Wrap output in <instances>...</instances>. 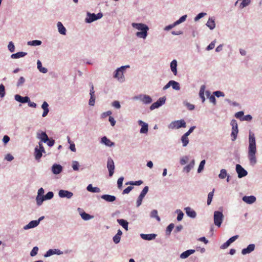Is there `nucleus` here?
I'll return each mask as SVG.
<instances>
[{
	"label": "nucleus",
	"instance_id": "obj_1",
	"mask_svg": "<svg viewBox=\"0 0 262 262\" xmlns=\"http://www.w3.org/2000/svg\"><path fill=\"white\" fill-rule=\"evenodd\" d=\"M248 142V157L250 164L254 165L257 162L255 156L256 153V141L254 134L251 131L249 133Z\"/></svg>",
	"mask_w": 262,
	"mask_h": 262
},
{
	"label": "nucleus",
	"instance_id": "obj_2",
	"mask_svg": "<svg viewBox=\"0 0 262 262\" xmlns=\"http://www.w3.org/2000/svg\"><path fill=\"white\" fill-rule=\"evenodd\" d=\"M131 25L134 29L138 31L136 33V36L137 37L143 39L146 38L149 29L147 25L143 23H133Z\"/></svg>",
	"mask_w": 262,
	"mask_h": 262
},
{
	"label": "nucleus",
	"instance_id": "obj_3",
	"mask_svg": "<svg viewBox=\"0 0 262 262\" xmlns=\"http://www.w3.org/2000/svg\"><path fill=\"white\" fill-rule=\"evenodd\" d=\"M129 66H123L117 68L114 73V78L117 79L119 82H123L125 81V76L124 73L127 68H129Z\"/></svg>",
	"mask_w": 262,
	"mask_h": 262
},
{
	"label": "nucleus",
	"instance_id": "obj_4",
	"mask_svg": "<svg viewBox=\"0 0 262 262\" xmlns=\"http://www.w3.org/2000/svg\"><path fill=\"white\" fill-rule=\"evenodd\" d=\"M224 215L222 211H215L213 213L214 224L217 227H220L224 220Z\"/></svg>",
	"mask_w": 262,
	"mask_h": 262
},
{
	"label": "nucleus",
	"instance_id": "obj_5",
	"mask_svg": "<svg viewBox=\"0 0 262 262\" xmlns=\"http://www.w3.org/2000/svg\"><path fill=\"white\" fill-rule=\"evenodd\" d=\"M186 124L184 120H180L172 121L168 125V127L169 129H179L181 127H186Z\"/></svg>",
	"mask_w": 262,
	"mask_h": 262
},
{
	"label": "nucleus",
	"instance_id": "obj_6",
	"mask_svg": "<svg viewBox=\"0 0 262 262\" xmlns=\"http://www.w3.org/2000/svg\"><path fill=\"white\" fill-rule=\"evenodd\" d=\"M103 14L101 12L98 13L97 14L95 13H91L90 12H87L86 17L85 19V21L86 23H91L95 20L100 19L102 17Z\"/></svg>",
	"mask_w": 262,
	"mask_h": 262
},
{
	"label": "nucleus",
	"instance_id": "obj_7",
	"mask_svg": "<svg viewBox=\"0 0 262 262\" xmlns=\"http://www.w3.org/2000/svg\"><path fill=\"white\" fill-rule=\"evenodd\" d=\"M134 100L141 101L144 104H149L152 102V100L150 96L146 94H140L136 96L133 98Z\"/></svg>",
	"mask_w": 262,
	"mask_h": 262
},
{
	"label": "nucleus",
	"instance_id": "obj_8",
	"mask_svg": "<svg viewBox=\"0 0 262 262\" xmlns=\"http://www.w3.org/2000/svg\"><path fill=\"white\" fill-rule=\"evenodd\" d=\"M38 144L39 148H38L37 147H35L34 152L35 158L37 160H38L41 158L43 152H45V148L41 142H39Z\"/></svg>",
	"mask_w": 262,
	"mask_h": 262
},
{
	"label": "nucleus",
	"instance_id": "obj_9",
	"mask_svg": "<svg viewBox=\"0 0 262 262\" xmlns=\"http://www.w3.org/2000/svg\"><path fill=\"white\" fill-rule=\"evenodd\" d=\"M231 125L232 126L231 136L232 137V140L233 141L236 140L238 132L236 121L234 119L232 120L231 122Z\"/></svg>",
	"mask_w": 262,
	"mask_h": 262
},
{
	"label": "nucleus",
	"instance_id": "obj_10",
	"mask_svg": "<svg viewBox=\"0 0 262 262\" xmlns=\"http://www.w3.org/2000/svg\"><path fill=\"white\" fill-rule=\"evenodd\" d=\"M166 101V97L165 96L160 97L158 100L152 103L150 106V110H154L156 108H159L160 106H162L165 104Z\"/></svg>",
	"mask_w": 262,
	"mask_h": 262
},
{
	"label": "nucleus",
	"instance_id": "obj_11",
	"mask_svg": "<svg viewBox=\"0 0 262 262\" xmlns=\"http://www.w3.org/2000/svg\"><path fill=\"white\" fill-rule=\"evenodd\" d=\"M45 190L42 188H40L38 190L37 195L36 197V204L38 206H40L43 202V195Z\"/></svg>",
	"mask_w": 262,
	"mask_h": 262
},
{
	"label": "nucleus",
	"instance_id": "obj_12",
	"mask_svg": "<svg viewBox=\"0 0 262 262\" xmlns=\"http://www.w3.org/2000/svg\"><path fill=\"white\" fill-rule=\"evenodd\" d=\"M36 137L40 140L39 142L46 143L49 140V137L46 132L38 130L36 133Z\"/></svg>",
	"mask_w": 262,
	"mask_h": 262
},
{
	"label": "nucleus",
	"instance_id": "obj_13",
	"mask_svg": "<svg viewBox=\"0 0 262 262\" xmlns=\"http://www.w3.org/2000/svg\"><path fill=\"white\" fill-rule=\"evenodd\" d=\"M107 168L109 171V176L112 177L114 172L115 165L113 160L111 157L107 158Z\"/></svg>",
	"mask_w": 262,
	"mask_h": 262
},
{
	"label": "nucleus",
	"instance_id": "obj_14",
	"mask_svg": "<svg viewBox=\"0 0 262 262\" xmlns=\"http://www.w3.org/2000/svg\"><path fill=\"white\" fill-rule=\"evenodd\" d=\"M236 171L239 178H242L248 174L247 171L239 164L236 165Z\"/></svg>",
	"mask_w": 262,
	"mask_h": 262
},
{
	"label": "nucleus",
	"instance_id": "obj_15",
	"mask_svg": "<svg viewBox=\"0 0 262 262\" xmlns=\"http://www.w3.org/2000/svg\"><path fill=\"white\" fill-rule=\"evenodd\" d=\"M58 195L61 198H67L69 199L73 196V193L71 191L61 189L59 191Z\"/></svg>",
	"mask_w": 262,
	"mask_h": 262
},
{
	"label": "nucleus",
	"instance_id": "obj_16",
	"mask_svg": "<svg viewBox=\"0 0 262 262\" xmlns=\"http://www.w3.org/2000/svg\"><path fill=\"white\" fill-rule=\"evenodd\" d=\"M63 254V252L60 251L58 249H50L47 251V252L44 255V256L46 257L51 256L54 254L57 255H61Z\"/></svg>",
	"mask_w": 262,
	"mask_h": 262
},
{
	"label": "nucleus",
	"instance_id": "obj_17",
	"mask_svg": "<svg viewBox=\"0 0 262 262\" xmlns=\"http://www.w3.org/2000/svg\"><path fill=\"white\" fill-rule=\"evenodd\" d=\"M138 123L139 125H141L142 126L141 128L140 129V133L141 134H146L148 130V124L142 120H139Z\"/></svg>",
	"mask_w": 262,
	"mask_h": 262
},
{
	"label": "nucleus",
	"instance_id": "obj_18",
	"mask_svg": "<svg viewBox=\"0 0 262 262\" xmlns=\"http://www.w3.org/2000/svg\"><path fill=\"white\" fill-rule=\"evenodd\" d=\"M157 235L155 233H151V234H144L141 233L140 234V237L144 240L146 241H151L154 240L156 238Z\"/></svg>",
	"mask_w": 262,
	"mask_h": 262
},
{
	"label": "nucleus",
	"instance_id": "obj_19",
	"mask_svg": "<svg viewBox=\"0 0 262 262\" xmlns=\"http://www.w3.org/2000/svg\"><path fill=\"white\" fill-rule=\"evenodd\" d=\"M243 201L248 204H252L256 201V198L253 195L244 196L242 198Z\"/></svg>",
	"mask_w": 262,
	"mask_h": 262
},
{
	"label": "nucleus",
	"instance_id": "obj_20",
	"mask_svg": "<svg viewBox=\"0 0 262 262\" xmlns=\"http://www.w3.org/2000/svg\"><path fill=\"white\" fill-rule=\"evenodd\" d=\"M15 100L22 103H27L29 101V97L28 96L22 97L18 94H16L14 96Z\"/></svg>",
	"mask_w": 262,
	"mask_h": 262
},
{
	"label": "nucleus",
	"instance_id": "obj_21",
	"mask_svg": "<svg viewBox=\"0 0 262 262\" xmlns=\"http://www.w3.org/2000/svg\"><path fill=\"white\" fill-rule=\"evenodd\" d=\"M62 170V167L57 164H54L52 167V172L55 174H59Z\"/></svg>",
	"mask_w": 262,
	"mask_h": 262
},
{
	"label": "nucleus",
	"instance_id": "obj_22",
	"mask_svg": "<svg viewBox=\"0 0 262 262\" xmlns=\"http://www.w3.org/2000/svg\"><path fill=\"white\" fill-rule=\"evenodd\" d=\"M255 245L254 244H250L246 248H244L242 251V253L243 255H246L247 254H249L254 250L255 249Z\"/></svg>",
	"mask_w": 262,
	"mask_h": 262
},
{
	"label": "nucleus",
	"instance_id": "obj_23",
	"mask_svg": "<svg viewBox=\"0 0 262 262\" xmlns=\"http://www.w3.org/2000/svg\"><path fill=\"white\" fill-rule=\"evenodd\" d=\"M101 198L107 202H113L116 199L115 196L110 194H103L101 196Z\"/></svg>",
	"mask_w": 262,
	"mask_h": 262
},
{
	"label": "nucleus",
	"instance_id": "obj_24",
	"mask_svg": "<svg viewBox=\"0 0 262 262\" xmlns=\"http://www.w3.org/2000/svg\"><path fill=\"white\" fill-rule=\"evenodd\" d=\"M186 213L187 215L191 217L195 218L196 217V214L195 211L192 209L190 207H187L185 208Z\"/></svg>",
	"mask_w": 262,
	"mask_h": 262
},
{
	"label": "nucleus",
	"instance_id": "obj_25",
	"mask_svg": "<svg viewBox=\"0 0 262 262\" xmlns=\"http://www.w3.org/2000/svg\"><path fill=\"white\" fill-rule=\"evenodd\" d=\"M195 252L194 250L190 249L186 250V251L182 253L180 255V258L182 259H185L189 256L190 255L193 254Z\"/></svg>",
	"mask_w": 262,
	"mask_h": 262
},
{
	"label": "nucleus",
	"instance_id": "obj_26",
	"mask_svg": "<svg viewBox=\"0 0 262 262\" xmlns=\"http://www.w3.org/2000/svg\"><path fill=\"white\" fill-rule=\"evenodd\" d=\"M57 27L58 28V31L60 34H61V35H66V31H67L66 29L60 21H58L57 23Z\"/></svg>",
	"mask_w": 262,
	"mask_h": 262
},
{
	"label": "nucleus",
	"instance_id": "obj_27",
	"mask_svg": "<svg viewBox=\"0 0 262 262\" xmlns=\"http://www.w3.org/2000/svg\"><path fill=\"white\" fill-rule=\"evenodd\" d=\"M101 142L102 144H105L106 146L112 147L114 146L115 144L112 142L110 139H107L106 137H103L101 138Z\"/></svg>",
	"mask_w": 262,
	"mask_h": 262
},
{
	"label": "nucleus",
	"instance_id": "obj_28",
	"mask_svg": "<svg viewBox=\"0 0 262 262\" xmlns=\"http://www.w3.org/2000/svg\"><path fill=\"white\" fill-rule=\"evenodd\" d=\"M38 225L37 221L34 220L29 222V223L24 227V230H28L31 228H35Z\"/></svg>",
	"mask_w": 262,
	"mask_h": 262
},
{
	"label": "nucleus",
	"instance_id": "obj_29",
	"mask_svg": "<svg viewBox=\"0 0 262 262\" xmlns=\"http://www.w3.org/2000/svg\"><path fill=\"white\" fill-rule=\"evenodd\" d=\"M206 25L210 29L213 30L215 27L214 19L213 17H209Z\"/></svg>",
	"mask_w": 262,
	"mask_h": 262
},
{
	"label": "nucleus",
	"instance_id": "obj_30",
	"mask_svg": "<svg viewBox=\"0 0 262 262\" xmlns=\"http://www.w3.org/2000/svg\"><path fill=\"white\" fill-rule=\"evenodd\" d=\"M195 164V161L193 159L189 164L183 168V171L188 173L192 169Z\"/></svg>",
	"mask_w": 262,
	"mask_h": 262
},
{
	"label": "nucleus",
	"instance_id": "obj_31",
	"mask_svg": "<svg viewBox=\"0 0 262 262\" xmlns=\"http://www.w3.org/2000/svg\"><path fill=\"white\" fill-rule=\"evenodd\" d=\"M177 61L176 60H173L170 63V69L174 75L177 74Z\"/></svg>",
	"mask_w": 262,
	"mask_h": 262
},
{
	"label": "nucleus",
	"instance_id": "obj_32",
	"mask_svg": "<svg viewBox=\"0 0 262 262\" xmlns=\"http://www.w3.org/2000/svg\"><path fill=\"white\" fill-rule=\"evenodd\" d=\"M37 68L39 71L42 73L45 74L48 72V69L42 67V63L39 60H38L37 61Z\"/></svg>",
	"mask_w": 262,
	"mask_h": 262
},
{
	"label": "nucleus",
	"instance_id": "obj_33",
	"mask_svg": "<svg viewBox=\"0 0 262 262\" xmlns=\"http://www.w3.org/2000/svg\"><path fill=\"white\" fill-rule=\"evenodd\" d=\"M239 1H242V3L239 5V8L241 9H243L248 6L251 3V0H237L235 3V5H236Z\"/></svg>",
	"mask_w": 262,
	"mask_h": 262
},
{
	"label": "nucleus",
	"instance_id": "obj_34",
	"mask_svg": "<svg viewBox=\"0 0 262 262\" xmlns=\"http://www.w3.org/2000/svg\"><path fill=\"white\" fill-rule=\"evenodd\" d=\"M86 189L88 191L91 192H96L99 193L101 191L100 189L98 187H93L92 184H89L87 187Z\"/></svg>",
	"mask_w": 262,
	"mask_h": 262
},
{
	"label": "nucleus",
	"instance_id": "obj_35",
	"mask_svg": "<svg viewBox=\"0 0 262 262\" xmlns=\"http://www.w3.org/2000/svg\"><path fill=\"white\" fill-rule=\"evenodd\" d=\"M181 141L182 143V145L183 147L187 146L189 142L188 136L185 134H184L181 138Z\"/></svg>",
	"mask_w": 262,
	"mask_h": 262
},
{
	"label": "nucleus",
	"instance_id": "obj_36",
	"mask_svg": "<svg viewBox=\"0 0 262 262\" xmlns=\"http://www.w3.org/2000/svg\"><path fill=\"white\" fill-rule=\"evenodd\" d=\"M117 222L122 226L126 231L128 230V223L123 219H118Z\"/></svg>",
	"mask_w": 262,
	"mask_h": 262
},
{
	"label": "nucleus",
	"instance_id": "obj_37",
	"mask_svg": "<svg viewBox=\"0 0 262 262\" xmlns=\"http://www.w3.org/2000/svg\"><path fill=\"white\" fill-rule=\"evenodd\" d=\"M27 55V53L24 52H19L11 55V57L13 59L19 58L24 57Z\"/></svg>",
	"mask_w": 262,
	"mask_h": 262
},
{
	"label": "nucleus",
	"instance_id": "obj_38",
	"mask_svg": "<svg viewBox=\"0 0 262 262\" xmlns=\"http://www.w3.org/2000/svg\"><path fill=\"white\" fill-rule=\"evenodd\" d=\"M80 215L81 218L84 221H88V220L93 219V217H94L93 216L89 214L85 213V212H82L80 213Z\"/></svg>",
	"mask_w": 262,
	"mask_h": 262
},
{
	"label": "nucleus",
	"instance_id": "obj_39",
	"mask_svg": "<svg viewBox=\"0 0 262 262\" xmlns=\"http://www.w3.org/2000/svg\"><path fill=\"white\" fill-rule=\"evenodd\" d=\"M170 84L173 90L176 91H179L180 90V86L179 82L174 80H170Z\"/></svg>",
	"mask_w": 262,
	"mask_h": 262
},
{
	"label": "nucleus",
	"instance_id": "obj_40",
	"mask_svg": "<svg viewBox=\"0 0 262 262\" xmlns=\"http://www.w3.org/2000/svg\"><path fill=\"white\" fill-rule=\"evenodd\" d=\"M41 41L40 40H34L32 41H29L27 42V45L28 46H39L41 44Z\"/></svg>",
	"mask_w": 262,
	"mask_h": 262
},
{
	"label": "nucleus",
	"instance_id": "obj_41",
	"mask_svg": "<svg viewBox=\"0 0 262 262\" xmlns=\"http://www.w3.org/2000/svg\"><path fill=\"white\" fill-rule=\"evenodd\" d=\"M214 191V189H213L212 190V191L210 192L208 194L207 201V204L208 205H209L211 203V201H212V198L213 196Z\"/></svg>",
	"mask_w": 262,
	"mask_h": 262
},
{
	"label": "nucleus",
	"instance_id": "obj_42",
	"mask_svg": "<svg viewBox=\"0 0 262 262\" xmlns=\"http://www.w3.org/2000/svg\"><path fill=\"white\" fill-rule=\"evenodd\" d=\"M174 227V225L173 223L170 224L166 228V234L169 235L171 233V231Z\"/></svg>",
	"mask_w": 262,
	"mask_h": 262
},
{
	"label": "nucleus",
	"instance_id": "obj_43",
	"mask_svg": "<svg viewBox=\"0 0 262 262\" xmlns=\"http://www.w3.org/2000/svg\"><path fill=\"white\" fill-rule=\"evenodd\" d=\"M54 193L52 191L48 192L45 196H43V201L46 200H51L53 198Z\"/></svg>",
	"mask_w": 262,
	"mask_h": 262
},
{
	"label": "nucleus",
	"instance_id": "obj_44",
	"mask_svg": "<svg viewBox=\"0 0 262 262\" xmlns=\"http://www.w3.org/2000/svg\"><path fill=\"white\" fill-rule=\"evenodd\" d=\"M227 175V170L225 169H222L220 171V173L219 174V177L221 179H224Z\"/></svg>",
	"mask_w": 262,
	"mask_h": 262
},
{
	"label": "nucleus",
	"instance_id": "obj_45",
	"mask_svg": "<svg viewBox=\"0 0 262 262\" xmlns=\"http://www.w3.org/2000/svg\"><path fill=\"white\" fill-rule=\"evenodd\" d=\"M150 217L153 218L155 217L157 219L158 221H160V218L158 215V211L157 210H153L152 211H151L150 213Z\"/></svg>",
	"mask_w": 262,
	"mask_h": 262
},
{
	"label": "nucleus",
	"instance_id": "obj_46",
	"mask_svg": "<svg viewBox=\"0 0 262 262\" xmlns=\"http://www.w3.org/2000/svg\"><path fill=\"white\" fill-rule=\"evenodd\" d=\"M187 17V15H184L182 16V17H181L178 20L176 21L174 23H176V24L177 26V25L184 22L186 20Z\"/></svg>",
	"mask_w": 262,
	"mask_h": 262
},
{
	"label": "nucleus",
	"instance_id": "obj_47",
	"mask_svg": "<svg viewBox=\"0 0 262 262\" xmlns=\"http://www.w3.org/2000/svg\"><path fill=\"white\" fill-rule=\"evenodd\" d=\"M176 212L178 213L177 220L178 221H181L183 219L184 216L183 212L180 209H177Z\"/></svg>",
	"mask_w": 262,
	"mask_h": 262
},
{
	"label": "nucleus",
	"instance_id": "obj_48",
	"mask_svg": "<svg viewBox=\"0 0 262 262\" xmlns=\"http://www.w3.org/2000/svg\"><path fill=\"white\" fill-rule=\"evenodd\" d=\"M207 15V13L205 12H201L198 14L194 18V20L195 21H198L199 19L204 17Z\"/></svg>",
	"mask_w": 262,
	"mask_h": 262
},
{
	"label": "nucleus",
	"instance_id": "obj_49",
	"mask_svg": "<svg viewBox=\"0 0 262 262\" xmlns=\"http://www.w3.org/2000/svg\"><path fill=\"white\" fill-rule=\"evenodd\" d=\"M148 191V187L145 186L142 190L141 193L140 194L139 196H141L142 198H144L145 196V195L147 194Z\"/></svg>",
	"mask_w": 262,
	"mask_h": 262
},
{
	"label": "nucleus",
	"instance_id": "obj_50",
	"mask_svg": "<svg viewBox=\"0 0 262 262\" xmlns=\"http://www.w3.org/2000/svg\"><path fill=\"white\" fill-rule=\"evenodd\" d=\"M205 164V160H202L200 162L199 168L198 169V172L200 173L203 170V169H204V167Z\"/></svg>",
	"mask_w": 262,
	"mask_h": 262
},
{
	"label": "nucleus",
	"instance_id": "obj_51",
	"mask_svg": "<svg viewBox=\"0 0 262 262\" xmlns=\"http://www.w3.org/2000/svg\"><path fill=\"white\" fill-rule=\"evenodd\" d=\"M79 163L76 161H73L72 162V168L74 170L77 171L79 170Z\"/></svg>",
	"mask_w": 262,
	"mask_h": 262
},
{
	"label": "nucleus",
	"instance_id": "obj_52",
	"mask_svg": "<svg viewBox=\"0 0 262 262\" xmlns=\"http://www.w3.org/2000/svg\"><path fill=\"white\" fill-rule=\"evenodd\" d=\"M183 103L184 105H185L189 110L192 111L194 109V105L193 104L186 101H184Z\"/></svg>",
	"mask_w": 262,
	"mask_h": 262
},
{
	"label": "nucleus",
	"instance_id": "obj_53",
	"mask_svg": "<svg viewBox=\"0 0 262 262\" xmlns=\"http://www.w3.org/2000/svg\"><path fill=\"white\" fill-rule=\"evenodd\" d=\"M5 95V89L3 84L0 85V97H4Z\"/></svg>",
	"mask_w": 262,
	"mask_h": 262
},
{
	"label": "nucleus",
	"instance_id": "obj_54",
	"mask_svg": "<svg viewBox=\"0 0 262 262\" xmlns=\"http://www.w3.org/2000/svg\"><path fill=\"white\" fill-rule=\"evenodd\" d=\"M90 96L91 97L89 101V104L91 106H94L95 102V95Z\"/></svg>",
	"mask_w": 262,
	"mask_h": 262
},
{
	"label": "nucleus",
	"instance_id": "obj_55",
	"mask_svg": "<svg viewBox=\"0 0 262 262\" xmlns=\"http://www.w3.org/2000/svg\"><path fill=\"white\" fill-rule=\"evenodd\" d=\"M38 251V248L37 247H34L30 252L31 256L33 257L35 256L37 254Z\"/></svg>",
	"mask_w": 262,
	"mask_h": 262
},
{
	"label": "nucleus",
	"instance_id": "obj_56",
	"mask_svg": "<svg viewBox=\"0 0 262 262\" xmlns=\"http://www.w3.org/2000/svg\"><path fill=\"white\" fill-rule=\"evenodd\" d=\"M188 160V157L187 156H183L180 159V164L182 165H185Z\"/></svg>",
	"mask_w": 262,
	"mask_h": 262
},
{
	"label": "nucleus",
	"instance_id": "obj_57",
	"mask_svg": "<svg viewBox=\"0 0 262 262\" xmlns=\"http://www.w3.org/2000/svg\"><path fill=\"white\" fill-rule=\"evenodd\" d=\"M8 48L11 52H13L14 51L15 46L12 41H10L9 42V44L8 45Z\"/></svg>",
	"mask_w": 262,
	"mask_h": 262
},
{
	"label": "nucleus",
	"instance_id": "obj_58",
	"mask_svg": "<svg viewBox=\"0 0 262 262\" xmlns=\"http://www.w3.org/2000/svg\"><path fill=\"white\" fill-rule=\"evenodd\" d=\"M213 94L217 97L225 96L224 93L220 91H215L213 93Z\"/></svg>",
	"mask_w": 262,
	"mask_h": 262
},
{
	"label": "nucleus",
	"instance_id": "obj_59",
	"mask_svg": "<svg viewBox=\"0 0 262 262\" xmlns=\"http://www.w3.org/2000/svg\"><path fill=\"white\" fill-rule=\"evenodd\" d=\"M124 180V178L123 177H120L117 181V185L118 187L120 189L122 186V183Z\"/></svg>",
	"mask_w": 262,
	"mask_h": 262
},
{
	"label": "nucleus",
	"instance_id": "obj_60",
	"mask_svg": "<svg viewBox=\"0 0 262 262\" xmlns=\"http://www.w3.org/2000/svg\"><path fill=\"white\" fill-rule=\"evenodd\" d=\"M205 90V85H202L201 86L200 92H199V96L200 97L204 96V93Z\"/></svg>",
	"mask_w": 262,
	"mask_h": 262
},
{
	"label": "nucleus",
	"instance_id": "obj_61",
	"mask_svg": "<svg viewBox=\"0 0 262 262\" xmlns=\"http://www.w3.org/2000/svg\"><path fill=\"white\" fill-rule=\"evenodd\" d=\"M216 42V40H214L212 41L207 47V50H210L213 49L215 47V43Z\"/></svg>",
	"mask_w": 262,
	"mask_h": 262
},
{
	"label": "nucleus",
	"instance_id": "obj_62",
	"mask_svg": "<svg viewBox=\"0 0 262 262\" xmlns=\"http://www.w3.org/2000/svg\"><path fill=\"white\" fill-rule=\"evenodd\" d=\"M252 119V117L250 115H247L245 116H243L242 118H241V121H250Z\"/></svg>",
	"mask_w": 262,
	"mask_h": 262
},
{
	"label": "nucleus",
	"instance_id": "obj_63",
	"mask_svg": "<svg viewBox=\"0 0 262 262\" xmlns=\"http://www.w3.org/2000/svg\"><path fill=\"white\" fill-rule=\"evenodd\" d=\"M176 26H177V25L176 24V23H173L172 24H171V25L166 26L164 28V30L166 31H169L170 30H171V29H172Z\"/></svg>",
	"mask_w": 262,
	"mask_h": 262
},
{
	"label": "nucleus",
	"instance_id": "obj_64",
	"mask_svg": "<svg viewBox=\"0 0 262 262\" xmlns=\"http://www.w3.org/2000/svg\"><path fill=\"white\" fill-rule=\"evenodd\" d=\"M25 81V79L23 77H20L17 83V86H19L21 85Z\"/></svg>",
	"mask_w": 262,
	"mask_h": 262
}]
</instances>
